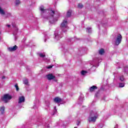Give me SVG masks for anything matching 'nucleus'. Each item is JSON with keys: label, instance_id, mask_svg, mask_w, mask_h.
I'll return each instance as SVG.
<instances>
[{"label": "nucleus", "instance_id": "nucleus-31", "mask_svg": "<svg viewBox=\"0 0 128 128\" xmlns=\"http://www.w3.org/2000/svg\"><path fill=\"white\" fill-rule=\"evenodd\" d=\"M98 93L97 92L96 94V98H98Z\"/></svg>", "mask_w": 128, "mask_h": 128}, {"label": "nucleus", "instance_id": "nucleus-35", "mask_svg": "<svg viewBox=\"0 0 128 128\" xmlns=\"http://www.w3.org/2000/svg\"><path fill=\"white\" fill-rule=\"evenodd\" d=\"M0 40H2V38H1L0 36Z\"/></svg>", "mask_w": 128, "mask_h": 128}, {"label": "nucleus", "instance_id": "nucleus-21", "mask_svg": "<svg viewBox=\"0 0 128 128\" xmlns=\"http://www.w3.org/2000/svg\"><path fill=\"white\" fill-rule=\"evenodd\" d=\"M86 74H88L86 71L82 70L81 72V74H82V76H84Z\"/></svg>", "mask_w": 128, "mask_h": 128}, {"label": "nucleus", "instance_id": "nucleus-16", "mask_svg": "<svg viewBox=\"0 0 128 128\" xmlns=\"http://www.w3.org/2000/svg\"><path fill=\"white\" fill-rule=\"evenodd\" d=\"M24 84H26V86H28V79L24 80Z\"/></svg>", "mask_w": 128, "mask_h": 128}, {"label": "nucleus", "instance_id": "nucleus-36", "mask_svg": "<svg viewBox=\"0 0 128 128\" xmlns=\"http://www.w3.org/2000/svg\"><path fill=\"white\" fill-rule=\"evenodd\" d=\"M46 40H44V42H46Z\"/></svg>", "mask_w": 128, "mask_h": 128}, {"label": "nucleus", "instance_id": "nucleus-29", "mask_svg": "<svg viewBox=\"0 0 128 128\" xmlns=\"http://www.w3.org/2000/svg\"><path fill=\"white\" fill-rule=\"evenodd\" d=\"M2 80H4V78H6V76H2Z\"/></svg>", "mask_w": 128, "mask_h": 128}, {"label": "nucleus", "instance_id": "nucleus-13", "mask_svg": "<svg viewBox=\"0 0 128 128\" xmlns=\"http://www.w3.org/2000/svg\"><path fill=\"white\" fill-rule=\"evenodd\" d=\"M38 55L40 58H46V54L44 53H38Z\"/></svg>", "mask_w": 128, "mask_h": 128}, {"label": "nucleus", "instance_id": "nucleus-23", "mask_svg": "<svg viewBox=\"0 0 128 128\" xmlns=\"http://www.w3.org/2000/svg\"><path fill=\"white\" fill-rule=\"evenodd\" d=\"M20 4V0H16V6H18V4Z\"/></svg>", "mask_w": 128, "mask_h": 128}, {"label": "nucleus", "instance_id": "nucleus-15", "mask_svg": "<svg viewBox=\"0 0 128 128\" xmlns=\"http://www.w3.org/2000/svg\"><path fill=\"white\" fill-rule=\"evenodd\" d=\"M104 54V48H102L100 50H99V54L101 56Z\"/></svg>", "mask_w": 128, "mask_h": 128}, {"label": "nucleus", "instance_id": "nucleus-6", "mask_svg": "<svg viewBox=\"0 0 128 128\" xmlns=\"http://www.w3.org/2000/svg\"><path fill=\"white\" fill-rule=\"evenodd\" d=\"M84 95L81 94L78 99V104H82V102H84Z\"/></svg>", "mask_w": 128, "mask_h": 128}, {"label": "nucleus", "instance_id": "nucleus-5", "mask_svg": "<svg viewBox=\"0 0 128 128\" xmlns=\"http://www.w3.org/2000/svg\"><path fill=\"white\" fill-rule=\"evenodd\" d=\"M12 96L9 94H6L2 98V100H3L4 102H8V101L10 100H12Z\"/></svg>", "mask_w": 128, "mask_h": 128}, {"label": "nucleus", "instance_id": "nucleus-22", "mask_svg": "<svg viewBox=\"0 0 128 128\" xmlns=\"http://www.w3.org/2000/svg\"><path fill=\"white\" fill-rule=\"evenodd\" d=\"M120 80L121 82H124V76H122L120 78Z\"/></svg>", "mask_w": 128, "mask_h": 128}, {"label": "nucleus", "instance_id": "nucleus-2", "mask_svg": "<svg viewBox=\"0 0 128 128\" xmlns=\"http://www.w3.org/2000/svg\"><path fill=\"white\" fill-rule=\"evenodd\" d=\"M48 15L47 17V20H49L50 24H54L56 22V18H54V14H56V12L54 10H48Z\"/></svg>", "mask_w": 128, "mask_h": 128}, {"label": "nucleus", "instance_id": "nucleus-17", "mask_svg": "<svg viewBox=\"0 0 128 128\" xmlns=\"http://www.w3.org/2000/svg\"><path fill=\"white\" fill-rule=\"evenodd\" d=\"M0 112H1V114H4V107H1L0 108Z\"/></svg>", "mask_w": 128, "mask_h": 128}, {"label": "nucleus", "instance_id": "nucleus-12", "mask_svg": "<svg viewBox=\"0 0 128 128\" xmlns=\"http://www.w3.org/2000/svg\"><path fill=\"white\" fill-rule=\"evenodd\" d=\"M72 15V10H68L66 14V18H70V16Z\"/></svg>", "mask_w": 128, "mask_h": 128}, {"label": "nucleus", "instance_id": "nucleus-28", "mask_svg": "<svg viewBox=\"0 0 128 128\" xmlns=\"http://www.w3.org/2000/svg\"><path fill=\"white\" fill-rule=\"evenodd\" d=\"M53 66H50L46 67V68L50 69V68H52Z\"/></svg>", "mask_w": 128, "mask_h": 128}, {"label": "nucleus", "instance_id": "nucleus-11", "mask_svg": "<svg viewBox=\"0 0 128 128\" xmlns=\"http://www.w3.org/2000/svg\"><path fill=\"white\" fill-rule=\"evenodd\" d=\"M94 90H98V86H91L90 88V92H94Z\"/></svg>", "mask_w": 128, "mask_h": 128}, {"label": "nucleus", "instance_id": "nucleus-37", "mask_svg": "<svg viewBox=\"0 0 128 128\" xmlns=\"http://www.w3.org/2000/svg\"><path fill=\"white\" fill-rule=\"evenodd\" d=\"M48 106H50V103H48Z\"/></svg>", "mask_w": 128, "mask_h": 128}, {"label": "nucleus", "instance_id": "nucleus-38", "mask_svg": "<svg viewBox=\"0 0 128 128\" xmlns=\"http://www.w3.org/2000/svg\"><path fill=\"white\" fill-rule=\"evenodd\" d=\"M44 60H46V58H44Z\"/></svg>", "mask_w": 128, "mask_h": 128}, {"label": "nucleus", "instance_id": "nucleus-25", "mask_svg": "<svg viewBox=\"0 0 128 128\" xmlns=\"http://www.w3.org/2000/svg\"><path fill=\"white\" fill-rule=\"evenodd\" d=\"M14 86L16 88V90L17 92H18V90H20V88H18V84H15Z\"/></svg>", "mask_w": 128, "mask_h": 128}, {"label": "nucleus", "instance_id": "nucleus-19", "mask_svg": "<svg viewBox=\"0 0 128 128\" xmlns=\"http://www.w3.org/2000/svg\"><path fill=\"white\" fill-rule=\"evenodd\" d=\"M124 83H119V88H124Z\"/></svg>", "mask_w": 128, "mask_h": 128}, {"label": "nucleus", "instance_id": "nucleus-26", "mask_svg": "<svg viewBox=\"0 0 128 128\" xmlns=\"http://www.w3.org/2000/svg\"><path fill=\"white\" fill-rule=\"evenodd\" d=\"M57 112L58 111L56 110V106H54V113L53 114H56Z\"/></svg>", "mask_w": 128, "mask_h": 128}, {"label": "nucleus", "instance_id": "nucleus-32", "mask_svg": "<svg viewBox=\"0 0 128 128\" xmlns=\"http://www.w3.org/2000/svg\"><path fill=\"white\" fill-rule=\"evenodd\" d=\"M114 128H118V125H116V126L114 127Z\"/></svg>", "mask_w": 128, "mask_h": 128}, {"label": "nucleus", "instance_id": "nucleus-9", "mask_svg": "<svg viewBox=\"0 0 128 128\" xmlns=\"http://www.w3.org/2000/svg\"><path fill=\"white\" fill-rule=\"evenodd\" d=\"M62 98L58 97H56L54 99V101L55 102H56L57 104H60V102H62Z\"/></svg>", "mask_w": 128, "mask_h": 128}, {"label": "nucleus", "instance_id": "nucleus-4", "mask_svg": "<svg viewBox=\"0 0 128 128\" xmlns=\"http://www.w3.org/2000/svg\"><path fill=\"white\" fill-rule=\"evenodd\" d=\"M122 34H118L115 38L114 42L116 46H118V44L122 42Z\"/></svg>", "mask_w": 128, "mask_h": 128}, {"label": "nucleus", "instance_id": "nucleus-8", "mask_svg": "<svg viewBox=\"0 0 128 128\" xmlns=\"http://www.w3.org/2000/svg\"><path fill=\"white\" fill-rule=\"evenodd\" d=\"M8 50H10V52H14V50H18V46L15 45L13 47L8 48Z\"/></svg>", "mask_w": 128, "mask_h": 128}, {"label": "nucleus", "instance_id": "nucleus-27", "mask_svg": "<svg viewBox=\"0 0 128 128\" xmlns=\"http://www.w3.org/2000/svg\"><path fill=\"white\" fill-rule=\"evenodd\" d=\"M80 121H78V120L76 122V125L78 126H80Z\"/></svg>", "mask_w": 128, "mask_h": 128}, {"label": "nucleus", "instance_id": "nucleus-20", "mask_svg": "<svg viewBox=\"0 0 128 128\" xmlns=\"http://www.w3.org/2000/svg\"><path fill=\"white\" fill-rule=\"evenodd\" d=\"M86 32H88L89 34L92 32V28H87Z\"/></svg>", "mask_w": 128, "mask_h": 128}, {"label": "nucleus", "instance_id": "nucleus-7", "mask_svg": "<svg viewBox=\"0 0 128 128\" xmlns=\"http://www.w3.org/2000/svg\"><path fill=\"white\" fill-rule=\"evenodd\" d=\"M24 100H26V99L24 98V96H20L18 98V104H20L22 102H24Z\"/></svg>", "mask_w": 128, "mask_h": 128}, {"label": "nucleus", "instance_id": "nucleus-1", "mask_svg": "<svg viewBox=\"0 0 128 128\" xmlns=\"http://www.w3.org/2000/svg\"><path fill=\"white\" fill-rule=\"evenodd\" d=\"M62 32L56 30L54 32V39L56 40H60L62 38V32H66L68 27V20H64L61 24Z\"/></svg>", "mask_w": 128, "mask_h": 128}, {"label": "nucleus", "instance_id": "nucleus-18", "mask_svg": "<svg viewBox=\"0 0 128 128\" xmlns=\"http://www.w3.org/2000/svg\"><path fill=\"white\" fill-rule=\"evenodd\" d=\"M78 8H84V5H82V4L80 3L78 4Z\"/></svg>", "mask_w": 128, "mask_h": 128}, {"label": "nucleus", "instance_id": "nucleus-14", "mask_svg": "<svg viewBox=\"0 0 128 128\" xmlns=\"http://www.w3.org/2000/svg\"><path fill=\"white\" fill-rule=\"evenodd\" d=\"M40 10L42 12V14H44V12H46V10L44 8V6H41L40 8Z\"/></svg>", "mask_w": 128, "mask_h": 128}, {"label": "nucleus", "instance_id": "nucleus-34", "mask_svg": "<svg viewBox=\"0 0 128 128\" xmlns=\"http://www.w3.org/2000/svg\"><path fill=\"white\" fill-rule=\"evenodd\" d=\"M94 66H96V65L93 66H92V68H94Z\"/></svg>", "mask_w": 128, "mask_h": 128}, {"label": "nucleus", "instance_id": "nucleus-3", "mask_svg": "<svg viewBox=\"0 0 128 128\" xmlns=\"http://www.w3.org/2000/svg\"><path fill=\"white\" fill-rule=\"evenodd\" d=\"M90 116L91 117L89 118L88 120L89 122H94L96 120V118H98V112H94V111L91 112Z\"/></svg>", "mask_w": 128, "mask_h": 128}, {"label": "nucleus", "instance_id": "nucleus-10", "mask_svg": "<svg viewBox=\"0 0 128 128\" xmlns=\"http://www.w3.org/2000/svg\"><path fill=\"white\" fill-rule=\"evenodd\" d=\"M46 76L48 79L49 80H54V78H56L54 76V75H52V74H49L47 75Z\"/></svg>", "mask_w": 128, "mask_h": 128}, {"label": "nucleus", "instance_id": "nucleus-33", "mask_svg": "<svg viewBox=\"0 0 128 128\" xmlns=\"http://www.w3.org/2000/svg\"><path fill=\"white\" fill-rule=\"evenodd\" d=\"M16 32H18V28L16 30Z\"/></svg>", "mask_w": 128, "mask_h": 128}, {"label": "nucleus", "instance_id": "nucleus-24", "mask_svg": "<svg viewBox=\"0 0 128 128\" xmlns=\"http://www.w3.org/2000/svg\"><path fill=\"white\" fill-rule=\"evenodd\" d=\"M0 14H4V11L2 10V8L0 7Z\"/></svg>", "mask_w": 128, "mask_h": 128}, {"label": "nucleus", "instance_id": "nucleus-30", "mask_svg": "<svg viewBox=\"0 0 128 128\" xmlns=\"http://www.w3.org/2000/svg\"><path fill=\"white\" fill-rule=\"evenodd\" d=\"M6 26H7L8 28H10V24H7Z\"/></svg>", "mask_w": 128, "mask_h": 128}]
</instances>
